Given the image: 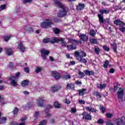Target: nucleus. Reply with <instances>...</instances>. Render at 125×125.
Listing matches in <instances>:
<instances>
[{
  "instance_id": "obj_1",
  "label": "nucleus",
  "mask_w": 125,
  "mask_h": 125,
  "mask_svg": "<svg viewBox=\"0 0 125 125\" xmlns=\"http://www.w3.org/2000/svg\"><path fill=\"white\" fill-rule=\"evenodd\" d=\"M62 42L63 39L55 37L52 40H51L50 39H44L43 40V42L44 43H47L48 42H50V43H54L55 42Z\"/></svg>"
},
{
  "instance_id": "obj_2",
  "label": "nucleus",
  "mask_w": 125,
  "mask_h": 125,
  "mask_svg": "<svg viewBox=\"0 0 125 125\" xmlns=\"http://www.w3.org/2000/svg\"><path fill=\"white\" fill-rule=\"evenodd\" d=\"M75 55L76 57V59L78 60V62H82L84 64H86V63H87V61L86 60V59H84L83 58V57H81V55H80V52L75 51Z\"/></svg>"
},
{
  "instance_id": "obj_3",
  "label": "nucleus",
  "mask_w": 125,
  "mask_h": 125,
  "mask_svg": "<svg viewBox=\"0 0 125 125\" xmlns=\"http://www.w3.org/2000/svg\"><path fill=\"white\" fill-rule=\"evenodd\" d=\"M52 25V21L50 20H46L45 22H42L41 26L42 28H50Z\"/></svg>"
},
{
  "instance_id": "obj_4",
  "label": "nucleus",
  "mask_w": 125,
  "mask_h": 125,
  "mask_svg": "<svg viewBox=\"0 0 125 125\" xmlns=\"http://www.w3.org/2000/svg\"><path fill=\"white\" fill-rule=\"evenodd\" d=\"M19 76H20V72H18L16 74L15 76H12L10 78V81H11V83L14 86H16V85H17V82H16L15 80L19 78Z\"/></svg>"
},
{
  "instance_id": "obj_5",
  "label": "nucleus",
  "mask_w": 125,
  "mask_h": 125,
  "mask_svg": "<svg viewBox=\"0 0 125 125\" xmlns=\"http://www.w3.org/2000/svg\"><path fill=\"white\" fill-rule=\"evenodd\" d=\"M83 120H85V121H91L92 120V116L90 113H88L87 112H84L82 113Z\"/></svg>"
},
{
  "instance_id": "obj_6",
  "label": "nucleus",
  "mask_w": 125,
  "mask_h": 125,
  "mask_svg": "<svg viewBox=\"0 0 125 125\" xmlns=\"http://www.w3.org/2000/svg\"><path fill=\"white\" fill-rule=\"evenodd\" d=\"M125 95V90L123 88H120L117 92V96L119 99H123Z\"/></svg>"
},
{
  "instance_id": "obj_7",
  "label": "nucleus",
  "mask_w": 125,
  "mask_h": 125,
  "mask_svg": "<svg viewBox=\"0 0 125 125\" xmlns=\"http://www.w3.org/2000/svg\"><path fill=\"white\" fill-rule=\"evenodd\" d=\"M68 43H72V44H82V41H78L72 38H68Z\"/></svg>"
},
{
  "instance_id": "obj_8",
  "label": "nucleus",
  "mask_w": 125,
  "mask_h": 125,
  "mask_svg": "<svg viewBox=\"0 0 125 125\" xmlns=\"http://www.w3.org/2000/svg\"><path fill=\"white\" fill-rule=\"evenodd\" d=\"M63 45L64 46H66L68 50H73L74 49H77V44H71V45H67V43L66 42L63 41Z\"/></svg>"
},
{
  "instance_id": "obj_9",
  "label": "nucleus",
  "mask_w": 125,
  "mask_h": 125,
  "mask_svg": "<svg viewBox=\"0 0 125 125\" xmlns=\"http://www.w3.org/2000/svg\"><path fill=\"white\" fill-rule=\"evenodd\" d=\"M41 53L43 59L45 60V59H46V56L48 55L49 53H50V52L49 50L43 49L41 50Z\"/></svg>"
},
{
  "instance_id": "obj_10",
  "label": "nucleus",
  "mask_w": 125,
  "mask_h": 125,
  "mask_svg": "<svg viewBox=\"0 0 125 125\" xmlns=\"http://www.w3.org/2000/svg\"><path fill=\"white\" fill-rule=\"evenodd\" d=\"M114 24L117 26L121 27L122 26H125V23L124 21H121L120 19L116 20L114 21Z\"/></svg>"
},
{
  "instance_id": "obj_11",
  "label": "nucleus",
  "mask_w": 125,
  "mask_h": 125,
  "mask_svg": "<svg viewBox=\"0 0 125 125\" xmlns=\"http://www.w3.org/2000/svg\"><path fill=\"white\" fill-rule=\"evenodd\" d=\"M51 76H52L56 80H59L61 76L60 74L56 71H52L51 73Z\"/></svg>"
},
{
  "instance_id": "obj_12",
  "label": "nucleus",
  "mask_w": 125,
  "mask_h": 125,
  "mask_svg": "<svg viewBox=\"0 0 125 125\" xmlns=\"http://www.w3.org/2000/svg\"><path fill=\"white\" fill-rule=\"evenodd\" d=\"M125 117H122L120 119H118L117 122V125H125Z\"/></svg>"
},
{
  "instance_id": "obj_13",
  "label": "nucleus",
  "mask_w": 125,
  "mask_h": 125,
  "mask_svg": "<svg viewBox=\"0 0 125 125\" xmlns=\"http://www.w3.org/2000/svg\"><path fill=\"white\" fill-rule=\"evenodd\" d=\"M85 109L86 111H88V112H91V113H96L97 112V110L96 109L91 107H89V106H86Z\"/></svg>"
},
{
  "instance_id": "obj_14",
  "label": "nucleus",
  "mask_w": 125,
  "mask_h": 125,
  "mask_svg": "<svg viewBox=\"0 0 125 125\" xmlns=\"http://www.w3.org/2000/svg\"><path fill=\"white\" fill-rule=\"evenodd\" d=\"M79 38L81 41H83V42H86L87 41H88V37L84 34H81L79 36Z\"/></svg>"
},
{
  "instance_id": "obj_15",
  "label": "nucleus",
  "mask_w": 125,
  "mask_h": 125,
  "mask_svg": "<svg viewBox=\"0 0 125 125\" xmlns=\"http://www.w3.org/2000/svg\"><path fill=\"white\" fill-rule=\"evenodd\" d=\"M85 7V5L84 4L79 3L76 6V9L77 10H83V9H84Z\"/></svg>"
},
{
  "instance_id": "obj_16",
  "label": "nucleus",
  "mask_w": 125,
  "mask_h": 125,
  "mask_svg": "<svg viewBox=\"0 0 125 125\" xmlns=\"http://www.w3.org/2000/svg\"><path fill=\"white\" fill-rule=\"evenodd\" d=\"M78 91L79 92V96H83L86 93V89L83 88L78 90Z\"/></svg>"
},
{
  "instance_id": "obj_17",
  "label": "nucleus",
  "mask_w": 125,
  "mask_h": 125,
  "mask_svg": "<svg viewBox=\"0 0 125 125\" xmlns=\"http://www.w3.org/2000/svg\"><path fill=\"white\" fill-rule=\"evenodd\" d=\"M100 13L103 15V14H108V13H110V10H108V9H100L99 10Z\"/></svg>"
},
{
  "instance_id": "obj_18",
  "label": "nucleus",
  "mask_w": 125,
  "mask_h": 125,
  "mask_svg": "<svg viewBox=\"0 0 125 125\" xmlns=\"http://www.w3.org/2000/svg\"><path fill=\"white\" fill-rule=\"evenodd\" d=\"M18 48L20 49V50H21L22 52H24L25 51V46L23 45V43L22 42H20L18 45Z\"/></svg>"
},
{
  "instance_id": "obj_19",
  "label": "nucleus",
  "mask_w": 125,
  "mask_h": 125,
  "mask_svg": "<svg viewBox=\"0 0 125 125\" xmlns=\"http://www.w3.org/2000/svg\"><path fill=\"white\" fill-rule=\"evenodd\" d=\"M54 2L56 5L58 6V7H60V8H62V9H63V5L60 2V0H54Z\"/></svg>"
},
{
  "instance_id": "obj_20",
  "label": "nucleus",
  "mask_w": 125,
  "mask_h": 125,
  "mask_svg": "<svg viewBox=\"0 0 125 125\" xmlns=\"http://www.w3.org/2000/svg\"><path fill=\"white\" fill-rule=\"evenodd\" d=\"M83 72L87 76H91V75H94V72L92 70H84Z\"/></svg>"
},
{
  "instance_id": "obj_21",
  "label": "nucleus",
  "mask_w": 125,
  "mask_h": 125,
  "mask_svg": "<svg viewBox=\"0 0 125 125\" xmlns=\"http://www.w3.org/2000/svg\"><path fill=\"white\" fill-rule=\"evenodd\" d=\"M98 17L99 18L100 24H103V23H104V18H103V15L98 14Z\"/></svg>"
},
{
  "instance_id": "obj_22",
  "label": "nucleus",
  "mask_w": 125,
  "mask_h": 125,
  "mask_svg": "<svg viewBox=\"0 0 125 125\" xmlns=\"http://www.w3.org/2000/svg\"><path fill=\"white\" fill-rule=\"evenodd\" d=\"M5 50L6 51L7 55H11V54H13V51H12V49L10 48H5Z\"/></svg>"
},
{
  "instance_id": "obj_23",
  "label": "nucleus",
  "mask_w": 125,
  "mask_h": 125,
  "mask_svg": "<svg viewBox=\"0 0 125 125\" xmlns=\"http://www.w3.org/2000/svg\"><path fill=\"white\" fill-rule=\"evenodd\" d=\"M43 104V100L42 99H39L38 100L37 106L42 107Z\"/></svg>"
},
{
  "instance_id": "obj_24",
  "label": "nucleus",
  "mask_w": 125,
  "mask_h": 125,
  "mask_svg": "<svg viewBox=\"0 0 125 125\" xmlns=\"http://www.w3.org/2000/svg\"><path fill=\"white\" fill-rule=\"evenodd\" d=\"M68 10V7H66L65 6H63V16H66V15H67Z\"/></svg>"
},
{
  "instance_id": "obj_25",
  "label": "nucleus",
  "mask_w": 125,
  "mask_h": 125,
  "mask_svg": "<svg viewBox=\"0 0 125 125\" xmlns=\"http://www.w3.org/2000/svg\"><path fill=\"white\" fill-rule=\"evenodd\" d=\"M104 87H106V84H97V88H100V89H103V88H104Z\"/></svg>"
},
{
  "instance_id": "obj_26",
  "label": "nucleus",
  "mask_w": 125,
  "mask_h": 125,
  "mask_svg": "<svg viewBox=\"0 0 125 125\" xmlns=\"http://www.w3.org/2000/svg\"><path fill=\"white\" fill-rule=\"evenodd\" d=\"M100 50V48H99V47L96 46L94 47V52H95L96 54H99Z\"/></svg>"
},
{
  "instance_id": "obj_27",
  "label": "nucleus",
  "mask_w": 125,
  "mask_h": 125,
  "mask_svg": "<svg viewBox=\"0 0 125 125\" xmlns=\"http://www.w3.org/2000/svg\"><path fill=\"white\" fill-rule=\"evenodd\" d=\"M89 35L90 36H91L92 37H94L96 35V32H95V31H94V30L91 29L90 30Z\"/></svg>"
},
{
  "instance_id": "obj_28",
  "label": "nucleus",
  "mask_w": 125,
  "mask_h": 125,
  "mask_svg": "<svg viewBox=\"0 0 125 125\" xmlns=\"http://www.w3.org/2000/svg\"><path fill=\"white\" fill-rule=\"evenodd\" d=\"M111 46L112 47V48L114 50V52H115V53H117V44L116 43H114L113 44H111Z\"/></svg>"
},
{
  "instance_id": "obj_29",
  "label": "nucleus",
  "mask_w": 125,
  "mask_h": 125,
  "mask_svg": "<svg viewBox=\"0 0 125 125\" xmlns=\"http://www.w3.org/2000/svg\"><path fill=\"white\" fill-rule=\"evenodd\" d=\"M58 89H60V87L57 86H53L51 87V90H52V91H53L54 92H55V91H57Z\"/></svg>"
},
{
  "instance_id": "obj_30",
  "label": "nucleus",
  "mask_w": 125,
  "mask_h": 125,
  "mask_svg": "<svg viewBox=\"0 0 125 125\" xmlns=\"http://www.w3.org/2000/svg\"><path fill=\"white\" fill-rule=\"evenodd\" d=\"M29 84V81L28 80H24L21 82L22 86H26Z\"/></svg>"
},
{
  "instance_id": "obj_31",
  "label": "nucleus",
  "mask_w": 125,
  "mask_h": 125,
  "mask_svg": "<svg viewBox=\"0 0 125 125\" xmlns=\"http://www.w3.org/2000/svg\"><path fill=\"white\" fill-rule=\"evenodd\" d=\"M6 117H2L0 118V124H4L6 122Z\"/></svg>"
},
{
  "instance_id": "obj_32",
  "label": "nucleus",
  "mask_w": 125,
  "mask_h": 125,
  "mask_svg": "<svg viewBox=\"0 0 125 125\" xmlns=\"http://www.w3.org/2000/svg\"><path fill=\"white\" fill-rule=\"evenodd\" d=\"M66 87L68 89H71V88H73V87H74V83H68L66 85Z\"/></svg>"
},
{
  "instance_id": "obj_33",
  "label": "nucleus",
  "mask_w": 125,
  "mask_h": 125,
  "mask_svg": "<svg viewBox=\"0 0 125 125\" xmlns=\"http://www.w3.org/2000/svg\"><path fill=\"white\" fill-rule=\"evenodd\" d=\"M94 95H95L97 97H98V98H101V94L98 91H97L96 92H94L93 93Z\"/></svg>"
},
{
  "instance_id": "obj_34",
  "label": "nucleus",
  "mask_w": 125,
  "mask_h": 125,
  "mask_svg": "<svg viewBox=\"0 0 125 125\" xmlns=\"http://www.w3.org/2000/svg\"><path fill=\"white\" fill-rule=\"evenodd\" d=\"M109 63H110V62H109L108 60H106L104 61V68H107L108 65H109Z\"/></svg>"
},
{
  "instance_id": "obj_35",
  "label": "nucleus",
  "mask_w": 125,
  "mask_h": 125,
  "mask_svg": "<svg viewBox=\"0 0 125 125\" xmlns=\"http://www.w3.org/2000/svg\"><path fill=\"white\" fill-rule=\"evenodd\" d=\"M80 54H81V57H85V56H86V53L83 51L79 52V55H81Z\"/></svg>"
},
{
  "instance_id": "obj_36",
  "label": "nucleus",
  "mask_w": 125,
  "mask_h": 125,
  "mask_svg": "<svg viewBox=\"0 0 125 125\" xmlns=\"http://www.w3.org/2000/svg\"><path fill=\"white\" fill-rule=\"evenodd\" d=\"M54 106L55 108H60V104H59L58 102H55L54 103Z\"/></svg>"
},
{
  "instance_id": "obj_37",
  "label": "nucleus",
  "mask_w": 125,
  "mask_h": 125,
  "mask_svg": "<svg viewBox=\"0 0 125 125\" xmlns=\"http://www.w3.org/2000/svg\"><path fill=\"white\" fill-rule=\"evenodd\" d=\"M118 29L120 31L122 32V33H124V32H125V26H119V28Z\"/></svg>"
},
{
  "instance_id": "obj_38",
  "label": "nucleus",
  "mask_w": 125,
  "mask_h": 125,
  "mask_svg": "<svg viewBox=\"0 0 125 125\" xmlns=\"http://www.w3.org/2000/svg\"><path fill=\"white\" fill-rule=\"evenodd\" d=\"M63 79L65 80H70L71 79V75L69 74L65 75L63 76Z\"/></svg>"
},
{
  "instance_id": "obj_39",
  "label": "nucleus",
  "mask_w": 125,
  "mask_h": 125,
  "mask_svg": "<svg viewBox=\"0 0 125 125\" xmlns=\"http://www.w3.org/2000/svg\"><path fill=\"white\" fill-rule=\"evenodd\" d=\"M78 75L80 76L81 79H82V78H83V77L85 76V75H84V73H83V72H82V71L80 70H79Z\"/></svg>"
},
{
  "instance_id": "obj_40",
  "label": "nucleus",
  "mask_w": 125,
  "mask_h": 125,
  "mask_svg": "<svg viewBox=\"0 0 125 125\" xmlns=\"http://www.w3.org/2000/svg\"><path fill=\"white\" fill-rule=\"evenodd\" d=\"M90 42H91V43L96 44V43H97V40H96L95 39H90Z\"/></svg>"
},
{
  "instance_id": "obj_41",
  "label": "nucleus",
  "mask_w": 125,
  "mask_h": 125,
  "mask_svg": "<svg viewBox=\"0 0 125 125\" xmlns=\"http://www.w3.org/2000/svg\"><path fill=\"white\" fill-rule=\"evenodd\" d=\"M100 109L101 111H102V112L103 114H104V113H105V111H106V109H105V107H104V106H103V105H101Z\"/></svg>"
},
{
  "instance_id": "obj_42",
  "label": "nucleus",
  "mask_w": 125,
  "mask_h": 125,
  "mask_svg": "<svg viewBox=\"0 0 125 125\" xmlns=\"http://www.w3.org/2000/svg\"><path fill=\"white\" fill-rule=\"evenodd\" d=\"M105 117H106V118H108V119H111V118H112V117H113V114L107 113L105 115Z\"/></svg>"
},
{
  "instance_id": "obj_43",
  "label": "nucleus",
  "mask_w": 125,
  "mask_h": 125,
  "mask_svg": "<svg viewBox=\"0 0 125 125\" xmlns=\"http://www.w3.org/2000/svg\"><path fill=\"white\" fill-rule=\"evenodd\" d=\"M58 17H63V11H60L58 13Z\"/></svg>"
},
{
  "instance_id": "obj_44",
  "label": "nucleus",
  "mask_w": 125,
  "mask_h": 125,
  "mask_svg": "<svg viewBox=\"0 0 125 125\" xmlns=\"http://www.w3.org/2000/svg\"><path fill=\"white\" fill-rule=\"evenodd\" d=\"M42 70V68L41 67H38L36 68L35 72L36 73H40V72H41Z\"/></svg>"
},
{
  "instance_id": "obj_45",
  "label": "nucleus",
  "mask_w": 125,
  "mask_h": 125,
  "mask_svg": "<svg viewBox=\"0 0 125 125\" xmlns=\"http://www.w3.org/2000/svg\"><path fill=\"white\" fill-rule=\"evenodd\" d=\"M13 113L14 115H17L18 113V108H17V107H15L13 111Z\"/></svg>"
},
{
  "instance_id": "obj_46",
  "label": "nucleus",
  "mask_w": 125,
  "mask_h": 125,
  "mask_svg": "<svg viewBox=\"0 0 125 125\" xmlns=\"http://www.w3.org/2000/svg\"><path fill=\"white\" fill-rule=\"evenodd\" d=\"M103 49L104 50H105V51H109L110 50V48L107 45H104Z\"/></svg>"
},
{
  "instance_id": "obj_47",
  "label": "nucleus",
  "mask_w": 125,
  "mask_h": 125,
  "mask_svg": "<svg viewBox=\"0 0 125 125\" xmlns=\"http://www.w3.org/2000/svg\"><path fill=\"white\" fill-rule=\"evenodd\" d=\"M10 38H11V36L10 35L8 36H5L4 37V41H5V42H7V41H8Z\"/></svg>"
},
{
  "instance_id": "obj_48",
  "label": "nucleus",
  "mask_w": 125,
  "mask_h": 125,
  "mask_svg": "<svg viewBox=\"0 0 125 125\" xmlns=\"http://www.w3.org/2000/svg\"><path fill=\"white\" fill-rule=\"evenodd\" d=\"M53 32H55V34H58L59 33H60V30L57 28H54Z\"/></svg>"
},
{
  "instance_id": "obj_49",
  "label": "nucleus",
  "mask_w": 125,
  "mask_h": 125,
  "mask_svg": "<svg viewBox=\"0 0 125 125\" xmlns=\"http://www.w3.org/2000/svg\"><path fill=\"white\" fill-rule=\"evenodd\" d=\"M3 97L0 96V104L1 105H2V104H4V103H3Z\"/></svg>"
},
{
  "instance_id": "obj_50",
  "label": "nucleus",
  "mask_w": 125,
  "mask_h": 125,
  "mask_svg": "<svg viewBox=\"0 0 125 125\" xmlns=\"http://www.w3.org/2000/svg\"><path fill=\"white\" fill-rule=\"evenodd\" d=\"M70 112L71 113L75 114L77 112V109L75 108H71Z\"/></svg>"
},
{
  "instance_id": "obj_51",
  "label": "nucleus",
  "mask_w": 125,
  "mask_h": 125,
  "mask_svg": "<svg viewBox=\"0 0 125 125\" xmlns=\"http://www.w3.org/2000/svg\"><path fill=\"white\" fill-rule=\"evenodd\" d=\"M104 23H107L108 24L110 23V19H105L104 20Z\"/></svg>"
},
{
  "instance_id": "obj_52",
  "label": "nucleus",
  "mask_w": 125,
  "mask_h": 125,
  "mask_svg": "<svg viewBox=\"0 0 125 125\" xmlns=\"http://www.w3.org/2000/svg\"><path fill=\"white\" fill-rule=\"evenodd\" d=\"M104 123V121H103V120L102 119H99L98 121H97V123L98 124H99L100 125H102V124H103Z\"/></svg>"
},
{
  "instance_id": "obj_53",
  "label": "nucleus",
  "mask_w": 125,
  "mask_h": 125,
  "mask_svg": "<svg viewBox=\"0 0 125 125\" xmlns=\"http://www.w3.org/2000/svg\"><path fill=\"white\" fill-rule=\"evenodd\" d=\"M79 104H85V101H83V100H80L79 101Z\"/></svg>"
},
{
  "instance_id": "obj_54",
  "label": "nucleus",
  "mask_w": 125,
  "mask_h": 125,
  "mask_svg": "<svg viewBox=\"0 0 125 125\" xmlns=\"http://www.w3.org/2000/svg\"><path fill=\"white\" fill-rule=\"evenodd\" d=\"M5 5H1V6L0 7V11H1V10H3V9H5Z\"/></svg>"
},
{
  "instance_id": "obj_55",
  "label": "nucleus",
  "mask_w": 125,
  "mask_h": 125,
  "mask_svg": "<svg viewBox=\"0 0 125 125\" xmlns=\"http://www.w3.org/2000/svg\"><path fill=\"white\" fill-rule=\"evenodd\" d=\"M109 73L114 74V73H115V69H114V68H111L109 71Z\"/></svg>"
},
{
  "instance_id": "obj_56",
  "label": "nucleus",
  "mask_w": 125,
  "mask_h": 125,
  "mask_svg": "<svg viewBox=\"0 0 125 125\" xmlns=\"http://www.w3.org/2000/svg\"><path fill=\"white\" fill-rule=\"evenodd\" d=\"M75 83L76 84H82V82L79 81V80H77V81H75Z\"/></svg>"
},
{
  "instance_id": "obj_57",
  "label": "nucleus",
  "mask_w": 125,
  "mask_h": 125,
  "mask_svg": "<svg viewBox=\"0 0 125 125\" xmlns=\"http://www.w3.org/2000/svg\"><path fill=\"white\" fill-rule=\"evenodd\" d=\"M26 2H32V0H23V3H26Z\"/></svg>"
},
{
  "instance_id": "obj_58",
  "label": "nucleus",
  "mask_w": 125,
  "mask_h": 125,
  "mask_svg": "<svg viewBox=\"0 0 125 125\" xmlns=\"http://www.w3.org/2000/svg\"><path fill=\"white\" fill-rule=\"evenodd\" d=\"M118 88H119L118 87V86L117 85H115L114 86V91H113V92H115V91H116V90H118Z\"/></svg>"
},
{
  "instance_id": "obj_59",
  "label": "nucleus",
  "mask_w": 125,
  "mask_h": 125,
  "mask_svg": "<svg viewBox=\"0 0 125 125\" xmlns=\"http://www.w3.org/2000/svg\"><path fill=\"white\" fill-rule=\"evenodd\" d=\"M29 68L28 67H25L24 68V72H26V73H29Z\"/></svg>"
},
{
  "instance_id": "obj_60",
  "label": "nucleus",
  "mask_w": 125,
  "mask_h": 125,
  "mask_svg": "<svg viewBox=\"0 0 125 125\" xmlns=\"http://www.w3.org/2000/svg\"><path fill=\"white\" fill-rule=\"evenodd\" d=\"M70 64H71V65H75V64H76V62L75 61H71L70 62Z\"/></svg>"
},
{
  "instance_id": "obj_61",
  "label": "nucleus",
  "mask_w": 125,
  "mask_h": 125,
  "mask_svg": "<svg viewBox=\"0 0 125 125\" xmlns=\"http://www.w3.org/2000/svg\"><path fill=\"white\" fill-rule=\"evenodd\" d=\"M49 59H50V61H54V59H53V57H52L51 56L49 57Z\"/></svg>"
},
{
  "instance_id": "obj_62",
  "label": "nucleus",
  "mask_w": 125,
  "mask_h": 125,
  "mask_svg": "<svg viewBox=\"0 0 125 125\" xmlns=\"http://www.w3.org/2000/svg\"><path fill=\"white\" fill-rule=\"evenodd\" d=\"M27 120V117H25L24 118L21 119V122H24V121H26Z\"/></svg>"
},
{
  "instance_id": "obj_63",
  "label": "nucleus",
  "mask_w": 125,
  "mask_h": 125,
  "mask_svg": "<svg viewBox=\"0 0 125 125\" xmlns=\"http://www.w3.org/2000/svg\"><path fill=\"white\" fill-rule=\"evenodd\" d=\"M65 103H66L67 104H70V103H71V102H70V101L68 100H66Z\"/></svg>"
},
{
  "instance_id": "obj_64",
  "label": "nucleus",
  "mask_w": 125,
  "mask_h": 125,
  "mask_svg": "<svg viewBox=\"0 0 125 125\" xmlns=\"http://www.w3.org/2000/svg\"><path fill=\"white\" fill-rule=\"evenodd\" d=\"M19 125H25V122H22Z\"/></svg>"
}]
</instances>
